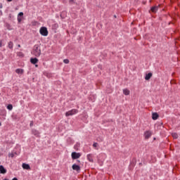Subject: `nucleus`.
<instances>
[{
    "label": "nucleus",
    "mask_w": 180,
    "mask_h": 180,
    "mask_svg": "<svg viewBox=\"0 0 180 180\" xmlns=\"http://www.w3.org/2000/svg\"><path fill=\"white\" fill-rule=\"evenodd\" d=\"M22 168L23 169H30V166L27 164L23 163Z\"/></svg>",
    "instance_id": "9b49d317"
},
{
    "label": "nucleus",
    "mask_w": 180,
    "mask_h": 180,
    "mask_svg": "<svg viewBox=\"0 0 180 180\" xmlns=\"http://www.w3.org/2000/svg\"><path fill=\"white\" fill-rule=\"evenodd\" d=\"M0 174H6V169L4 166H0Z\"/></svg>",
    "instance_id": "1a4fd4ad"
},
{
    "label": "nucleus",
    "mask_w": 180,
    "mask_h": 180,
    "mask_svg": "<svg viewBox=\"0 0 180 180\" xmlns=\"http://www.w3.org/2000/svg\"><path fill=\"white\" fill-rule=\"evenodd\" d=\"M35 67H39V65H35Z\"/></svg>",
    "instance_id": "bb28decb"
},
{
    "label": "nucleus",
    "mask_w": 180,
    "mask_h": 180,
    "mask_svg": "<svg viewBox=\"0 0 180 180\" xmlns=\"http://www.w3.org/2000/svg\"><path fill=\"white\" fill-rule=\"evenodd\" d=\"M123 94H124V95H127V96L130 95V91L127 89H124L123 90Z\"/></svg>",
    "instance_id": "f8f14e48"
},
{
    "label": "nucleus",
    "mask_w": 180,
    "mask_h": 180,
    "mask_svg": "<svg viewBox=\"0 0 180 180\" xmlns=\"http://www.w3.org/2000/svg\"><path fill=\"white\" fill-rule=\"evenodd\" d=\"M30 63L32 64H37V63H39V59H37V58H31Z\"/></svg>",
    "instance_id": "0eeeda50"
},
{
    "label": "nucleus",
    "mask_w": 180,
    "mask_h": 180,
    "mask_svg": "<svg viewBox=\"0 0 180 180\" xmlns=\"http://www.w3.org/2000/svg\"><path fill=\"white\" fill-rule=\"evenodd\" d=\"M7 109H8V110H12V109H13V106L12 105V104H10L7 106Z\"/></svg>",
    "instance_id": "f3484780"
},
{
    "label": "nucleus",
    "mask_w": 180,
    "mask_h": 180,
    "mask_svg": "<svg viewBox=\"0 0 180 180\" xmlns=\"http://www.w3.org/2000/svg\"><path fill=\"white\" fill-rule=\"evenodd\" d=\"M159 117H160V115H158V113H157V112H153L152 114L153 120H157V119H158Z\"/></svg>",
    "instance_id": "6e6552de"
},
{
    "label": "nucleus",
    "mask_w": 180,
    "mask_h": 180,
    "mask_svg": "<svg viewBox=\"0 0 180 180\" xmlns=\"http://www.w3.org/2000/svg\"><path fill=\"white\" fill-rule=\"evenodd\" d=\"M76 113H78V110L73 109L72 110L68 111L65 113V116H72V115H75Z\"/></svg>",
    "instance_id": "7ed1b4c3"
},
{
    "label": "nucleus",
    "mask_w": 180,
    "mask_h": 180,
    "mask_svg": "<svg viewBox=\"0 0 180 180\" xmlns=\"http://www.w3.org/2000/svg\"><path fill=\"white\" fill-rule=\"evenodd\" d=\"M81 157V153L73 152L72 153V160H77V158H79Z\"/></svg>",
    "instance_id": "20e7f679"
},
{
    "label": "nucleus",
    "mask_w": 180,
    "mask_h": 180,
    "mask_svg": "<svg viewBox=\"0 0 180 180\" xmlns=\"http://www.w3.org/2000/svg\"><path fill=\"white\" fill-rule=\"evenodd\" d=\"M12 180H18V178L15 177Z\"/></svg>",
    "instance_id": "5701e85b"
},
{
    "label": "nucleus",
    "mask_w": 180,
    "mask_h": 180,
    "mask_svg": "<svg viewBox=\"0 0 180 180\" xmlns=\"http://www.w3.org/2000/svg\"><path fill=\"white\" fill-rule=\"evenodd\" d=\"M18 20L19 22H22V18L20 17H18Z\"/></svg>",
    "instance_id": "412c9836"
},
{
    "label": "nucleus",
    "mask_w": 180,
    "mask_h": 180,
    "mask_svg": "<svg viewBox=\"0 0 180 180\" xmlns=\"http://www.w3.org/2000/svg\"><path fill=\"white\" fill-rule=\"evenodd\" d=\"M172 136L173 139H177L178 138V134H176V133L172 134Z\"/></svg>",
    "instance_id": "a211bd4d"
},
{
    "label": "nucleus",
    "mask_w": 180,
    "mask_h": 180,
    "mask_svg": "<svg viewBox=\"0 0 180 180\" xmlns=\"http://www.w3.org/2000/svg\"><path fill=\"white\" fill-rule=\"evenodd\" d=\"M39 33L41 36H49V30H47L46 27H41L39 30Z\"/></svg>",
    "instance_id": "f03ea898"
},
{
    "label": "nucleus",
    "mask_w": 180,
    "mask_h": 180,
    "mask_svg": "<svg viewBox=\"0 0 180 180\" xmlns=\"http://www.w3.org/2000/svg\"><path fill=\"white\" fill-rule=\"evenodd\" d=\"M18 47H20V45H18Z\"/></svg>",
    "instance_id": "cd10ccee"
},
{
    "label": "nucleus",
    "mask_w": 180,
    "mask_h": 180,
    "mask_svg": "<svg viewBox=\"0 0 180 180\" xmlns=\"http://www.w3.org/2000/svg\"><path fill=\"white\" fill-rule=\"evenodd\" d=\"M114 18H116V15H114Z\"/></svg>",
    "instance_id": "c756f323"
},
{
    "label": "nucleus",
    "mask_w": 180,
    "mask_h": 180,
    "mask_svg": "<svg viewBox=\"0 0 180 180\" xmlns=\"http://www.w3.org/2000/svg\"><path fill=\"white\" fill-rule=\"evenodd\" d=\"M0 126H1V122H0Z\"/></svg>",
    "instance_id": "7c9ffc66"
},
{
    "label": "nucleus",
    "mask_w": 180,
    "mask_h": 180,
    "mask_svg": "<svg viewBox=\"0 0 180 180\" xmlns=\"http://www.w3.org/2000/svg\"><path fill=\"white\" fill-rule=\"evenodd\" d=\"M63 62L65 63V64H68V63H70V60L68 59H65Z\"/></svg>",
    "instance_id": "6ab92c4d"
},
{
    "label": "nucleus",
    "mask_w": 180,
    "mask_h": 180,
    "mask_svg": "<svg viewBox=\"0 0 180 180\" xmlns=\"http://www.w3.org/2000/svg\"><path fill=\"white\" fill-rule=\"evenodd\" d=\"M94 147H96V146H98V143H95L93 144Z\"/></svg>",
    "instance_id": "4be33fe9"
},
{
    "label": "nucleus",
    "mask_w": 180,
    "mask_h": 180,
    "mask_svg": "<svg viewBox=\"0 0 180 180\" xmlns=\"http://www.w3.org/2000/svg\"><path fill=\"white\" fill-rule=\"evenodd\" d=\"M11 157H13V155H11Z\"/></svg>",
    "instance_id": "c85d7f7f"
},
{
    "label": "nucleus",
    "mask_w": 180,
    "mask_h": 180,
    "mask_svg": "<svg viewBox=\"0 0 180 180\" xmlns=\"http://www.w3.org/2000/svg\"><path fill=\"white\" fill-rule=\"evenodd\" d=\"M72 169H74V171H81V167H79V165L74 164L72 166Z\"/></svg>",
    "instance_id": "423d86ee"
},
{
    "label": "nucleus",
    "mask_w": 180,
    "mask_h": 180,
    "mask_svg": "<svg viewBox=\"0 0 180 180\" xmlns=\"http://www.w3.org/2000/svg\"><path fill=\"white\" fill-rule=\"evenodd\" d=\"M2 46V44H1V42H0V47Z\"/></svg>",
    "instance_id": "a878e982"
},
{
    "label": "nucleus",
    "mask_w": 180,
    "mask_h": 180,
    "mask_svg": "<svg viewBox=\"0 0 180 180\" xmlns=\"http://www.w3.org/2000/svg\"><path fill=\"white\" fill-rule=\"evenodd\" d=\"M157 11H158V6H153L151 8V12H153L154 13H155Z\"/></svg>",
    "instance_id": "ddd939ff"
},
{
    "label": "nucleus",
    "mask_w": 180,
    "mask_h": 180,
    "mask_svg": "<svg viewBox=\"0 0 180 180\" xmlns=\"http://www.w3.org/2000/svg\"><path fill=\"white\" fill-rule=\"evenodd\" d=\"M32 54L35 56V57H39L40 54H41V51L40 50V48L37 46H35L34 47Z\"/></svg>",
    "instance_id": "f257e3e1"
},
{
    "label": "nucleus",
    "mask_w": 180,
    "mask_h": 180,
    "mask_svg": "<svg viewBox=\"0 0 180 180\" xmlns=\"http://www.w3.org/2000/svg\"><path fill=\"white\" fill-rule=\"evenodd\" d=\"M20 16H23V13L22 12L19 13L18 18H20Z\"/></svg>",
    "instance_id": "aec40b11"
},
{
    "label": "nucleus",
    "mask_w": 180,
    "mask_h": 180,
    "mask_svg": "<svg viewBox=\"0 0 180 180\" xmlns=\"http://www.w3.org/2000/svg\"><path fill=\"white\" fill-rule=\"evenodd\" d=\"M33 124V122H32L31 123H30V126H32Z\"/></svg>",
    "instance_id": "393cba45"
},
{
    "label": "nucleus",
    "mask_w": 180,
    "mask_h": 180,
    "mask_svg": "<svg viewBox=\"0 0 180 180\" xmlns=\"http://www.w3.org/2000/svg\"><path fill=\"white\" fill-rule=\"evenodd\" d=\"M8 47H9V49H13V42L10 41L8 43Z\"/></svg>",
    "instance_id": "dca6fc26"
},
{
    "label": "nucleus",
    "mask_w": 180,
    "mask_h": 180,
    "mask_svg": "<svg viewBox=\"0 0 180 180\" xmlns=\"http://www.w3.org/2000/svg\"><path fill=\"white\" fill-rule=\"evenodd\" d=\"M7 2H12V0H7Z\"/></svg>",
    "instance_id": "b1692460"
},
{
    "label": "nucleus",
    "mask_w": 180,
    "mask_h": 180,
    "mask_svg": "<svg viewBox=\"0 0 180 180\" xmlns=\"http://www.w3.org/2000/svg\"><path fill=\"white\" fill-rule=\"evenodd\" d=\"M153 77V73H148L146 75L145 77V79L146 81H148V79H150V78H151Z\"/></svg>",
    "instance_id": "9d476101"
},
{
    "label": "nucleus",
    "mask_w": 180,
    "mask_h": 180,
    "mask_svg": "<svg viewBox=\"0 0 180 180\" xmlns=\"http://www.w3.org/2000/svg\"><path fill=\"white\" fill-rule=\"evenodd\" d=\"M152 135H153V133L150 132V131H146L144 132V137L145 139H146V140L150 138Z\"/></svg>",
    "instance_id": "39448f33"
},
{
    "label": "nucleus",
    "mask_w": 180,
    "mask_h": 180,
    "mask_svg": "<svg viewBox=\"0 0 180 180\" xmlns=\"http://www.w3.org/2000/svg\"><path fill=\"white\" fill-rule=\"evenodd\" d=\"M15 72H16L17 74H23V70H22V69H17V70H15Z\"/></svg>",
    "instance_id": "2eb2a0df"
},
{
    "label": "nucleus",
    "mask_w": 180,
    "mask_h": 180,
    "mask_svg": "<svg viewBox=\"0 0 180 180\" xmlns=\"http://www.w3.org/2000/svg\"><path fill=\"white\" fill-rule=\"evenodd\" d=\"M87 160H89L90 161V162H94V159L92 158L91 155H87Z\"/></svg>",
    "instance_id": "4468645a"
}]
</instances>
